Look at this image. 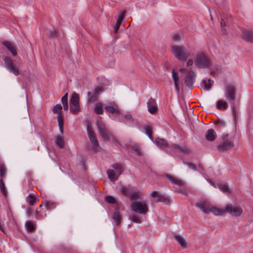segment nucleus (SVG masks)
<instances>
[{
  "label": "nucleus",
  "instance_id": "nucleus-1",
  "mask_svg": "<svg viewBox=\"0 0 253 253\" xmlns=\"http://www.w3.org/2000/svg\"><path fill=\"white\" fill-rule=\"evenodd\" d=\"M172 54L179 60L185 61L190 55V52L184 46L173 45L171 46Z\"/></svg>",
  "mask_w": 253,
  "mask_h": 253
},
{
  "label": "nucleus",
  "instance_id": "nucleus-2",
  "mask_svg": "<svg viewBox=\"0 0 253 253\" xmlns=\"http://www.w3.org/2000/svg\"><path fill=\"white\" fill-rule=\"evenodd\" d=\"M97 126L98 132L103 139L107 140H112L116 145H120V143L115 138L114 135L110 133L101 120L97 121Z\"/></svg>",
  "mask_w": 253,
  "mask_h": 253
},
{
  "label": "nucleus",
  "instance_id": "nucleus-3",
  "mask_svg": "<svg viewBox=\"0 0 253 253\" xmlns=\"http://www.w3.org/2000/svg\"><path fill=\"white\" fill-rule=\"evenodd\" d=\"M196 65L199 68H209L212 65L211 60L203 52L197 54Z\"/></svg>",
  "mask_w": 253,
  "mask_h": 253
},
{
  "label": "nucleus",
  "instance_id": "nucleus-4",
  "mask_svg": "<svg viewBox=\"0 0 253 253\" xmlns=\"http://www.w3.org/2000/svg\"><path fill=\"white\" fill-rule=\"evenodd\" d=\"M130 207L133 211L140 214H145L149 211L148 205L144 201H133Z\"/></svg>",
  "mask_w": 253,
  "mask_h": 253
},
{
  "label": "nucleus",
  "instance_id": "nucleus-5",
  "mask_svg": "<svg viewBox=\"0 0 253 253\" xmlns=\"http://www.w3.org/2000/svg\"><path fill=\"white\" fill-rule=\"evenodd\" d=\"M79 96L76 93H73L69 101L70 110L72 113L78 114L81 112Z\"/></svg>",
  "mask_w": 253,
  "mask_h": 253
},
{
  "label": "nucleus",
  "instance_id": "nucleus-6",
  "mask_svg": "<svg viewBox=\"0 0 253 253\" xmlns=\"http://www.w3.org/2000/svg\"><path fill=\"white\" fill-rule=\"evenodd\" d=\"M62 107L61 104H56L55 106H54L52 109V111L54 114H58L57 116V122H58V126L60 129V131L62 134L63 133L64 128H63V125H64V114L62 113Z\"/></svg>",
  "mask_w": 253,
  "mask_h": 253
},
{
  "label": "nucleus",
  "instance_id": "nucleus-7",
  "mask_svg": "<svg viewBox=\"0 0 253 253\" xmlns=\"http://www.w3.org/2000/svg\"><path fill=\"white\" fill-rule=\"evenodd\" d=\"M225 213H229L234 217H239L243 213L241 207L234 204H228L225 207Z\"/></svg>",
  "mask_w": 253,
  "mask_h": 253
},
{
  "label": "nucleus",
  "instance_id": "nucleus-8",
  "mask_svg": "<svg viewBox=\"0 0 253 253\" xmlns=\"http://www.w3.org/2000/svg\"><path fill=\"white\" fill-rule=\"evenodd\" d=\"M3 60L6 68L9 72L13 74L15 76H18L20 74L19 67L14 64L11 58L7 56H5Z\"/></svg>",
  "mask_w": 253,
  "mask_h": 253
},
{
  "label": "nucleus",
  "instance_id": "nucleus-9",
  "mask_svg": "<svg viewBox=\"0 0 253 253\" xmlns=\"http://www.w3.org/2000/svg\"><path fill=\"white\" fill-rule=\"evenodd\" d=\"M195 206L205 214H210L211 204L206 200H202L195 204Z\"/></svg>",
  "mask_w": 253,
  "mask_h": 253
},
{
  "label": "nucleus",
  "instance_id": "nucleus-10",
  "mask_svg": "<svg viewBox=\"0 0 253 253\" xmlns=\"http://www.w3.org/2000/svg\"><path fill=\"white\" fill-rule=\"evenodd\" d=\"M226 93L225 96L227 99L234 101L236 98V89L234 85L232 84L228 85L225 89Z\"/></svg>",
  "mask_w": 253,
  "mask_h": 253
},
{
  "label": "nucleus",
  "instance_id": "nucleus-11",
  "mask_svg": "<svg viewBox=\"0 0 253 253\" xmlns=\"http://www.w3.org/2000/svg\"><path fill=\"white\" fill-rule=\"evenodd\" d=\"M87 132L91 144L93 145L95 149L99 147L98 141L96 138L94 131L89 125L87 126Z\"/></svg>",
  "mask_w": 253,
  "mask_h": 253
},
{
  "label": "nucleus",
  "instance_id": "nucleus-12",
  "mask_svg": "<svg viewBox=\"0 0 253 253\" xmlns=\"http://www.w3.org/2000/svg\"><path fill=\"white\" fill-rule=\"evenodd\" d=\"M148 111L152 114H155L158 111V106L156 100L150 98L147 103Z\"/></svg>",
  "mask_w": 253,
  "mask_h": 253
},
{
  "label": "nucleus",
  "instance_id": "nucleus-13",
  "mask_svg": "<svg viewBox=\"0 0 253 253\" xmlns=\"http://www.w3.org/2000/svg\"><path fill=\"white\" fill-rule=\"evenodd\" d=\"M233 147L234 142L233 141L225 140L218 145L217 149L219 151L222 152L230 149Z\"/></svg>",
  "mask_w": 253,
  "mask_h": 253
},
{
  "label": "nucleus",
  "instance_id": "nucleus-14",
  "mask_svg": "<svg viewBox=\"0 0 253 253\" xmlns=\"http://www.w3.org/2000/svg\"><path fill=\"white\" fill-rule=\"evenodd\" d=\"M2 43L11 52L13 56H15L17 55L16 46L12 42L8 41H4Z\"/></svg>",
  "mask_w": 253,
  "mask_h": 253
},
{
  "label": "nucleus",
  "instance_id": "nucleus-15",
  "mask_svg": "<svg viewBox=\"0 0 253 253\" xmlns=\"http://www.w3.org/2000/svg\"><path fill=\"white\" fill-rule=\"evenodd\" d=\"M172 78L174 81V86L176 91L177 93H179L180 88L179 87V78L178 72H176L174 69H172L171 71Z\"/></svg>",
  "mask_w": 253,
  "mask_h": 253
},
{
  "label": "nucleus",
  "instance_id": "nucleus-16",
  "mask_svg": "<svg viewBox=\"0 0 253 253\" xmlns=\"http://www.w3.org/2000/svg\"><path fill=\"white\" fill-rule=\"evenodd\" d=\"M105 109L106 111L112 114H119L120 113L117 106L114 103H109L105 107Z\"/></svg>",
  "mask_w": 253,
  "mask_h": 253
},
{
  "label": "nucleus",
  "instance_id": "nucleus-17",
  "mask_svg": "<svg viewBox=\"0 0 253 253\" xmlns=\"http://www.w3.org/2000/svg\"><path fill=\"white\" fill-rule=\"evenodd\" d=\"M211 213L216 216L222 215L225 213V208H219L217 207L213 206L211 205L210 210V213Z\"/></svg>",
  "mask_w": 253,
  "mask_h": 253
},
{
  "label": "nucleus",
  "instance_id": "nucleus-18",
  "mask_svg": "<svg viewBox=\"0 0 253 253\" xmlns=\"http://www.w3.org/2000/svg\"><path fill=\"white\" fill-rule=\"evenodd\" d=\"M242 38L245 41L253 43V32L250 30H244L243 31Z\"/></svg>",
  "mask_w": 253,
  "mask_h": 253
},
{
  "label": "nucleus",
  "instance_id": "nucleus-19",
  "mask_svg": "<svg viewBox=\"0 0 253 253\" xmlns=\"http://www.w3.org/2000/svg\"><path fill=\"white\" fill-rule=\"evenodd\" d=\"M194 77L195 73L194 72H191L189 73L185 78V83L186 85L190 88L193 87V84L194 81Z\"/></svg>",
  "mask_w": 253,
  "mask_h": 253
},
{
  "label": "nucleus",
  "instance_id": "nucleus-20",
  "mask_svg": "<svg viewBox=\"0 0 253 253\" xmlns=\"http://www.w3.org/2000/svg\"><path fill=\"white\" fill-rule=\"evenodd\" d=\"M155 143L161 149H165L168 145V142L165 139L160 138L156 139Z\"/></svg>",
  "mask_w": 253,
  "mask_h": 253
},
{
  "label": "nucleus",
  "instance_id": "nucleus-21",
  "mask_svg": "<svg viewBox=\"0 0 253 253\" xmlns=\"http://www.w3.org/2000/svg\"><path fill=\"white\" fill-rule=\"evenodd\" d=\"M174 238L181 247L183 248H185L186 247V242L182 236L178 235H175Z\"/></svg>",
  "mask_w": 253,
  "mask_h": 253
},
{
  "label": "nucleus",
  "instance_id": "nucleus-22",
  "mask_svg": "<svg viewBox=\"0 0 253 253\" xmlns=\"http://www.w3.org/2000/svg\"><path fill=\"white\" fill-rule=\"evenodd\" d=\"M216 136L215 132L213 129H209L206 135V139L209 141H213L215 139Z\"/></svg>",
  "mask_w": 253,
  "mask_h": 253
},
{
  "label": "nucleus",
  "instance_id": "nucleus-23",
  "mask_svg": "<svg viewBox=\"0 0 253 253\" xmlns=\"http://www.w3.org/2000/svg\"><path fill=\"white\" fill-rule=\"evenodd\" d=\"M150 195L155 202L159 203L161 202L160 199L162 195L158 191H153Z\"/></svg>",
  "mask_w": 253,
  "mask_h": 253
},
{
  "label": "nucleus",
  "instance_id": "nucleus-24",
  "mask_svg": "<svg viewBox=\"0 0 253 253\" xmlns=\"http://www.w3.org/2000/svg\"><path fill=\"white\" fill-rule=\"evenodd\" d=\"M55 144L60 148H62L64 146V141L63 136H57L55 138Z\"/></svg>",
  "mask_w": 253,
  "mask_h": 253
},
{
  "label": "nucleus",
  "instance_id": "nucleus-25",
  "mask_svg": "<svg viewBox=\"0 0 253 253\" xmlns=\"http://www.w3.org/2000/svg\"><path fill=\"white\" fill-rule=\"evenodd\" d=\"M107 174H108L109 178L111 180H116L119 176V175H118L116 174V172H115L112 169H108L107 171Z\"/></svg>",
  "mask_w": 253,
  "mask_h": 253
},
{
  "label": "nucleus",
  "instance_id": "nucleus-26",
  "mask_svg": "<svg viewBox=\"0 0 253 253\" xmlns=\"http://www.w3.org/2000/svg\"><path fill=\"white\" fill-rule=\"evenodd\" d=\"M25 226L29 232H33L35 230V227L33 223L31 221H28L25 223Z\"/></svg>",
  "mask_w": 253,
  "mask_h": 253
},
{
  "label": "nucleus",
  "instance_id": "nucleus-27",
  "mask_svg": "<svg viewBox=\"0 0 253 253\" xmlns=\"http://www.w3.org/2000/svg\"><path fill=\"white\" fill-rule=\"evenodd\" d=\"M113 168L115 169L116 174L120 175L122 172V167L118 164H115L112 166Z\"/></svg>",
  "mask_w": 253,
  "mask_h": 253
},
{
  "label": "nucleus",
  "instance_id": "nucleus-28",
  "mask_svg": "<svg viewBox=\"0 0 253 253\" xmlns=\"http://www.w3.org/2000/svg\"><path fill=\"white\" fill-rule=\"evenodd\" d=\"M87 95L88 96V100L90 102H94L98 99V96L94 93L92 94L90 92H88Z\"/></svg>",
  "mask_w": 253,
  "mask_h": 253
},
{
  "label": "nucleus",
  "instance_id": "nucleus-29",
  "mask_svg": "<svg viewBox=\"0 0 253 253\" xmlns=\"http://www.w3.org/2000/svg\"><path fill=\"white\" fill-rule=\"evenodd\" d=\"M94 111L97 114H102L103 112L102 105L100 103H98L94 107Z\"/></svg>",
  "mask_w": 253,
  "mask_h": 253
},
{
  "label": "nucleus",
  "instance_id": "nucleus-30",
  "mask_svg": "<svg viewBox=\"0 0 253 253\" xmlns=\"http://www.w3.org/2000/svg\"><path fill=\"white\" fill-rule=\"evenodd\" d=\"M0 189L2 194L4 196H6L7 195V193L4 182L2 180V178H1L0 179Z\"/></svg>",
  "mask_w": 253,
  "mask_h": 253
},
{
  "label": "nucleus",
  "instance_id": "nucleus-31",
  "mask_svg": "<svg viewBox=\"0 0 253 253\" xmlns=\"http://www.w3.org/2000/svg\"><path fill=\"white\" fill-rule=\"evenodd\" d=\"M217 107L219 109H221L222 108L225 109L227 107V105L226 102L222 100H219L217 102Z\"/></svg>",
  "mask_w": 253,
  "mask_h": 253
},
{
  "label": "nucleus",
  "instance_id": "nucleus-32",
  "mask_svg": "<svg viewBox=\"0 0 253 253\" xmlns=\"http://www.w3.org/2000/svg\"><path fill=\"white\" fill-rule=\"evenodd\" d=\"M213 82V81H211V79H209L208 81L206 80H204L203 81V83L204 84L205 88L207 89H210L211 87V84Z\"/></svg>",
  "mask_w": 253,
  "mask_h": 253
},
{
  "label": "nucleus",
  "instance_id": "nucleus-33",
  "mask_svg": "<svg viewBox=\"0 0 253 253\" xmlns=\"http://www.w3.org/2000/svg\"><path fill=\"white\" fill-rule=\"evenodd\" d=\"M113 218L117 225H119L121 221V216L119 212H116L113 214Z\"/></svg>",
  "mask_w": 253,
  "mask_h": 253
},
{
  "label": "nucleus",
  "instance_id": "nucleus-34",
  "mask_svg": "<svg viewBox=\"0 0 253 253\" xmlns=\"http://www.w3.org/2000/svg\"><path fill=\"white\" fill-rule=\"evenodd\" d=\"M173 184H174L179 186H182L185 185V182L181 179L175 177L174 179Z\"/></svg>",
  "mask_w": 253,
  "mask_h": 253
},
{
  "label": "nucleus",
  "instance_id": "nucleus-35",
  "mask_svg": "<svg viewBox=\"0 0 253 253\" xmlns=\"http://www.w3.org/2000/svg\"><path fill=\"white\" fill-rule=\"evenodd\" d=\"M125 13H126V10H124V11L123 12H122V13L119 14V15L118 16V17L117 19L116 24L121 25V24L124 18Z\"/></svg>",
  "mask_w": 253,
  "mask_h": 253
},
{
  "label": "nucleus",
  "instance_id": "nucleus-36",
  "mask_svg": "<svg viewBox=\"0 0 253 253\" xmlns=\"http://www.w3.org/2000/svg\"><path fill=\"white\" fill-rule=\"evenodd\" d=\"M145 133L148 135L150 139H152V128L149 126H145L144 127Z\"/></svg>",
  "mask_w": 253,
  "mask_h": 253
},
{
  "label": "nucleus",
  "instance_id": "nucleus-37",
  "mask_svg": "<svg viewBox=\"0 0 253 253\" xmlns=\"http://www.w3.org/2000/svg\"><path fill=\"white\" fill-rule=\"evenodd\" d=\"M129 219L135 223H140L141 222L140 218L136 215H131Z\"/></svg>",
  "mask_w": 253,
  "mask_h": 253
},
{
  "label": "nucleus",
  "instance_id": "nucleus-38",
  "mask_svg": "<svg viewBox=\"0 0 253 253\" xmlns=\"http://www.w3.org/2000/svg\"><path fill=\"white\" fill-rule=\"evenodd\" d=\"M171 147L173 150H178L180 152H185L187 151L186 149L182 148L177 144H172Z\"/></svg>",
  "mask_w": 253,
  "mask_h": 253
},
{
  "label": "nucleus",
  "instance_id": "nucleus-39",
  "mask_svg": "<svg viewBox=\"0 0 253 253\" xmlns=\"http://www.w3.org/2000/svg\"><path fill=\"white\" fill-rule=\"evenodd\" d=\"M141 195V193L139 192L134 191L131 194H129L128 196L131 199L138 198Z\"/></svg>",
  "mask_w": 253,
  "mask_h": 253
},
{
  "label": "nucleus",
  "instance_id": "nucleus-40",
  "mask_svg": "<svg viewBox=\"0 0 253 253\" xmlns=\"http://www.w3.org/2000/svg\"><path fill=\"white\" fill-rule=\"evenodd\" d=\"M121 193L125 195H129V188L127 187H121L120 188Z\"/></svg>",
  "mask_w": 253,
  "mask_h": 253
},
{
  "label": "nucleus",
  "instance_id": "nucleus-41",
  "mask_svg": "<svg viewBox=\"0 0 253 253\" xmlns=\"http://www.w3.org/2000/svg\"><path fill=\"white\" fill-rule=\"evenodd\" d=\"M133 149L135 152L136 154L138 155H141V150L140 146L138 145L135 144L132 146Z\"/></svg>",
  "mask_w": 253,
  "mask_h": 253
},
{
  "label": "nucleus",
  "instance_id": "nucleus-42",
  "mask_svg": "<svg viewBox=\"0 0 253 253\" xmlns=\"http://www.w3.org/2000/svg\"><path fill=\"white\" fill-rule=\"evenodd\" d=\"M161 202L165 203L166 204H169L170 203V199L169 197L164 195H162L161 198Z\"/></svg>",
  "mask_w": 253,
  "mask_h": 253
},
{
  "label": "nucleus",
  "instance_id": "nucleus-43",
  "mask_svg": "<svg viewBox=\"0 0 253 253\" xmlns=\"http://www.w3.org/2000/svg\"><path fill=\"white\" fill-rule=\"evenodd\" d=\"M218 187L224 192H227L229 190L228 187L225 184H219Z\"/></svg>",
  "mask_w": 253,
  "mask_h": 253
},
{
  "label": "nucleus",
  "instance_id": "nucleus-44",
  "mask_svg": "<svg viewBox=\"0 0 253 253\" xmlns=\"http://www.w3.org/2000/svg\"><path fill=\"white\" fill-rule=\"evenodd\" d=\"M215 125L217 127L219 128L224 127L225 126V123L224 121L221 120H218L215 123Z\"/></svg>",
  "mask_w": 253,
  "mask_h": 253
},
{
  "label": "nucleus",
  "instance_id": "nucleus-45",
  "mask_svg": "<svg viewBox=\"0 0 253 253\" xmlns=\"http://www.w3.org/2000/svg\"><path fill=\"white\" fill-rule=\"evenodd\" d=\"M183 163L184 165H187L190 169H191L195 171L197 170L196 167L193 163L186 162L185 161H183Z\"/></svg>",
  "mask_w": 253,
  "mask_h": 253
},
{
  "label": "nucleus",
  "instance_id": "nucleus-46",
  "mask_svg": "<svg viewBox=\"0 0 253 253\" xmlns=\"http://www.w3.org/2000/svg\"><path fill=\"white\" fill-rule=\"evenodd\" d=\"M5 168L2 165H0V175L2 178L5 175Z\"/></svg>",
  "mask_w": 253,
  "mask_h": 253
},
{
  "label": "nucleus",
  "instance_id": "nucleus-47",
  "mask_svg": "<svg viewBox=\"0 0 253 253\" xmlns=\"http://www.w3.org/2000/svg\"><path fill=\"white\" fill-rule=\"evenodd\" d=\"M28 197L30 199L29 204L30 205H33L37 202V199L33 195H29Z\"/></svg>",
  "mask_w": 253,
  "mask_h": 253
},
{
  "label": "nucleus",
  "instance_id": "nucleus-48",
  "mask_svg": "<svg viewBox=\"0 0 253 253\" xmlns=\"http://www.w3.org/2000/svg\"><path fill=\"white\" fill-rule=\"evenodd\" d=\"M105 201L108 203L114 204L115 203V199L113 197L110 196L106 197Z\"/></svg>",
  "mask_w": 253,
  "mask_h": 253
},
{
  "label": "nucleus",
  "instance_id": "nucleus-49",
  "mask_svg": "<svg viewBox=\"0 0 253 253\" xmlns=\"http://www.w3.org/2000/svg\"><path fill=\"white\" fill-rule=\"evenodd\" d=\"M172 38L173 40L176 42L179 41L181 39V37L179 34L176 33L172 35Z\"/></svg>",
  "mask_w": 253,
  "mask_h": 253
},
{
  "label": "nucleus",
  "instance_id": "nucleus-50",
  "mask_svg": "<svg viewBox=\"0 0 253 253\" xmlns=\"http://www.w3.org/2000/svg\"><path fill=\"white\" fill-rule=\"evenodd\" d=\"M62 103L68 102V93H66L61 98Z\"/></svg>",
  "mask_w": 253,
  "mask_h": 253
},
{
  "label": "nucleus",
  "instance_id": "nucleus-51",
  "mask_svg": "<svg viewBox=\"0 0 253 253\" xmlns=\"http://www.w3.org/2000/svg\"><path fill=\"white\" fill-rule=\"evenodd\" d=\"M102 91V89L100 88H96L94 89L93 93L98 96V94Z\"/></svg>",
  "mask_w": 253,
  "mask_h": 253
},
{
  "label": "nucleus",
  "instance_id": "nucleus-52",
  "mask_svg": "<svg viewBox=\"0 0 253 253\" xmlns=\"http://www.w3.org/2000/svg\"><path fill=\"white\" fill-rule=\"evenodd\" d=\"M53 204V202L51 201H46L45 203V206L47 209H49Z\"/></svg>",
  "mask_w": 253,
  "mask_h": 253
},
{
  "label": "nucleus",
  "instance_id": "nucleus-53",
  "mask_svg": "<svg viewBox=\"0 0 253 253\" xmlns=\"http://www.w3.org/2000/svg\"><path fill=\"white\" fill-rule=\"evenodd\" d=\"M166 176L168 178V179L172 183H173L174 177L172 176L171 175H170L169 174H166Z\"/></svg>",
  "mask_w": 253,
  "mask_h": 253
},
{
  "label": "nucleus",
  "instance_id": "nucleus-54",
  "mask_svg": "<svg viewBox=\"0 0 253 253\" xmlns=\"http://www.w3.org/2000/svg\"><path fill=\"white\" fill-rule=\"evenodd\" d=\"M32 213V209L31 208H28L26 211V214L28 216H30L31 215Z\"/></svg>",
  "mask_w": 253,
  "mask_h": 253
},
{
  "label": "nucleus",
  "instance_id": "nucleus-55",
  "mask_svg": "<svg viewBox=\"0 0 253 253\" xmlns=\"http://www.w3.org/2000/svg\"><path fill=\"white\" fill-rule=\"evenodd\" d=\"M193 64V61L192 59H189L187 62V63H186V65L187 67H189V66H192V65Z\"/></svg>",
  "mask_w": 253,
  "mask_h": 253
},
{
  "label": "nucleus",
  "instance_id": "nucleus-56",
  "mask_svg": "<svg viewBox=\"0 0 253 253\" xmlns=\"http://www.w3.org/2000/svg\"><path fill=\"white\" fill-rule=\"evenodd\" d=\"M62 104H63V106L64 110H67L68 109V102L62 103Z\"/></svg>",
  "mask_w": 253,
  "mask_h": 253
},
{
  "label": "nucleus",
  "instance_id": "nucleus-57",
  "mask_svg": "<svg viewBox=\"0 0 253 253\" xmlns=\"http://www.w3.org/2000/svg\"><path fill=\"white\" fill-rule=\"evenodd\" d=\"M120 27V25L116 24V26H115V27L114 28V32L115 33H117V32L118 31Z\"/></svg>",
  "mask_w": 253,
  "mask_h": 253
},
{
  "label": "nucleus",
  "instance_id": "nucleus-58",
  "mask_svg": "<svg viewBox=\"0 0 253 253\" xmlns=\"http://www.w3.org/2000/svg\"><path fill=\"white\" fill-rule=\"evenodd\" d=\"M221 26L222 28H224V27L225 26V22L223 19H222L221 21Z\"/></svg>",
  "mask_w": 253,
  "mask_h": 253
},
{
  "label": "nucleus",
  "instance_id": "nucleus-59",
  "mask_svg": "<svg viewBox=\"0 0 253 253\" xmlns=\"http://www.w3.org/2000/svg\"><path fill=\"white\" fill-rule=\"evenodd\" d=\"M221 31H222V34H223V35H226L227 33L226 29L224 28H222Z\"/></svg>",
  "mask_w": 253,
  "mask_h": 253
},
{
  "label": "nucleus",
  "instance_id": "nucleus-60",
  "mask_svg": "<svg viewBox=\"0 0 253 253\" xmlns=\"http://www.w3.org/2000/svg\"><path fill=\"white\" fill-rule=\"evenodd\" d=\"M36 217L37 219H40V216H39V212L37 211V210L36 211Z\"/></svg>",
  "mask_w": 253,
  "mask_h": 253
},
{
  "label": "nucleus",
  "instance_id": "nucleus-61",
  "mask_svg": "<svg viewBox=\"0 0 253 253\" xmlns=\"http://www.w3.org/2000/svg\"><path fill=\"white\" fill-rule=\"evenodd\" d=\"M125 117L127 119H129V120H131V118H132V117L130 115H126L125 116Z\"/></svg>",
  "mask_w": 253,
  "mask_h": 253
},
{
  "label": "nucleus",
  "instance_id": "nucleus-62",
  "mask_svg": "<svg viewBox=\"0 0 253 253\" xmlns=\"http://www.w3.org/2000/svg\"><path fill=\"white\" fill-rule=\"evenodd\" d=\"M51 36L53 37L56 35V32L55 31L51 32L50 33Z\"/></svg>",
  "mask_w": 253,
  "mask_h": 253
},
{
  "label": "nucleus",
  "instance_id": "nucleus-63",
  "mask_svg": "<svg viewBox=\"0 0 253 253\" xmlns=\"http://www.w3.org/2000/svg\"><path fill=\"white\" fill-rule=\"evenodd\" d=\"M179 70L181 72H184L186 71V69L185 68H181Z\"/></svg>",
  "mask_w": 253,
  "mask_h": 253
},
{
  "label": "nucleus",
  "instance_id": "nucleus-64",
  "mask_svg": "<svg viewBox=\"0 0 253 253\" xmlns=\"http://www.w3.org/2000/svg\"><path fill=\"white\" fill-rule=\"evenodd\" d=\"M228 136V134H226V135H222V138L223 140L226 139V137Z\"/></svg>",
  "mask_w": 253,
  "mask_h": 253
}]
</instances>
